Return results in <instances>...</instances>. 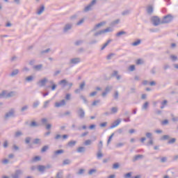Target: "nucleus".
<instances>
[{"label":"nucleus","mask_w":178,"mask_h":178,"mask_svg":"<svg viewBox=\"0 0 178 178\" xmlns=\"http://www.w3.org/2000/svg\"><path fill=\"white\" fill-rule=\"evenodd\" d=\"M113 56H115V54L113 53H111L110 54H108L106 57V60H111V59H112V58H113Z\"/></svg>","instance_id":"obj_50"},{"label":"nucleus","mask_w":178,"mask_h":178,"mask_svg":"<svg viewBox=\"0 0 178 178\" xmlns=\"http://www.w3.org/2000/svg\"><path fill=\"white\" fill-rule=\"evenodd\" d=\"M170 138V136L169 135H164L161 137V140L165 141L166 140H169Z\"/></svg>","instance_id":"obj_49"},{"label":"nucleus","mask_w":178,"mask_h":178,"mask_svg":"<svg viewBox=\"0 0 178 178\" xmlns=\"http://www.w3.org/2000/svg\"><path fill=\"white\" fill-rule=\"evenodd\" d=\"M119 72H118L117 70H114L111 74V77H115V79L117 80H120V79H122V76L118 75Z\"/></svg>","instance_id":"obj_16"},{"label":"nucleus","mask_w":178,"mask_h":178,"mask_svg":"<svg viewBox=\"0 0 178 178\" xmlns=\"http://www.w3.org/2000/svg\"><path fill=\"white\" fill-rule=\"evenodd\" d=\"M111 113H118V107L111 108Z\"/></svg>","instance_id":"obj_62"},{"label":"nucleus","mask_w":178,"mask_h":178,"mask_svg":"<svg viewBox=\"0 0 178 178\" xmlns=\"http://www.w3.org/2000/svg\"><path fill=\"white\" fill-rule=\"evenodd\" d=\"M119 163H115L113 165V169H119Z\"/></svg>","instance_id":"obj_64"},{"label":"nucleus","mask_w":178,"mask_h":178,"mask_svg":"<svg viewBox=\"0 0 178 178\" xmlns=\"http://www.w3.org/2000/svg\"><path fill=\"white\" fill-rule=\"evenodd\" d=\"M50 102H51L50 100H47V101L44 102V104H43L44 109H47V108H48V105H49Z\"/></svg>","instance_id":"obj_45"},{"label":"nucleus","mask_w":178,"mask_h":178,"mask_svg":"<svg viewBox=\"0 0 178 178\" xmlns=\"http://www.w3.org/2000/svg\"><path fill=\"white\" fill-rule=\"evenodd\" d=\"M65 105H66V102L65 99L61 100L60 102L55 103L56 108H60V106H65Z\"/></svg>","instance_id":"obj_15"},{"label":"nucleus","mask_w":178,"mask_h":178,"mask_svg":"<svg viewBox=\"0 0 178 178\" xmlns=\"http://www.w3.org/2000/svg\"><path fill=\"white\" fill-rule=\"evenodd\" d=\"M23 135V132H22L21 131H18L17 132H15V137L17 138V137H20V136Z\"/></svg>","instance_id":"obj_51"},{"label":"nucleus","mask_w":178,"mask_h":178,"mask_svg":"<svg viewBox=\"0 0 178 178\" xmlns=\"http://www.w3.org/2000/svg\"><path fill=\"white\" fill-rule=\"evenodd\" d=\"M173 19H175V17L172 14H168L163 17L161 24H169V23L173 22Z\"/></svg>","instance_id":"obj_1"},{"label":"nucleus","mask_w":178,"mask_h":178,"mask_svg":"<svg viewBox=\"0 0 178 178\" xmlns=\"http://www.w3.org/2000/svg\"><path fill=\"white\" fill-rule=\"evenodd\" d=\"M42 67H43L42 64H39L33 66L34 70H36L37 72H41V70H42Z\"/></svg>","instance_id":"obj_19"},{"label":"nucleus","mask_w":178,"mask_h":178,"mask_svg":"<svg viewBox=\"0 0 178 178\" xmlns=\"http://www.w3.org/2000/svg\"><path fill=\"white\" fill-rule=\"evenodd\" d=\"M146 12H147V15L151 16V15H152V13H154V6H152V5L148 6L146 8Z\"/></svg>","instance_id":"obj_14"},{"label":"nucleus","mask_w":178,"mask_h":178,"mask_svg":"<svg viewBox=\"0 0 178 178\" xmlns=\"http://www.w3.org/2000/svg\"><path fill=\"white\" fill-rule=\"evenodd\" d=\"M38 105H40V102L38 101L34 102L33 104V108H38Z\"/></svg>","instance_id":"obj_58"},{"label":"nucleus","mask_w":178,"mask_h":178,"mask_svg":"<svg viewBox=\"0 0 178 178\" xmlns=\"http://www.w3.org/2000/svg\"><path fill=\"white\" fill-rule=\"evenodd\" d=\"M15 108L10 109L9 111L5 114L4 119L8 120L10 118H15Z\"/></svg>","instance_id":"obj_3"},{"label":"nucleus","mask_w":178,"mask_h":178,"mask_svg":"<svg viewBox=\"0 0 178 178\" xmlns=\"http://www.w3.org/2000/svg\"><path fill=\"white\" fill-rule=\"evenodd\" d=\"M48 149H49V145H44L41 149V152L42 153L47 152V151H48Z\"/></svg>","instance_id":"obj_33"},{"label":"nucleus","mask_w":178,"mask_h":178,"mask_svg":"<svg viewBox=\"0 0 178 178\" xmlns=\"http://www.w3.org/2000/svg\"><path fill=\"white\" fill-rule=\"evenodd\" d=\"M104 24H106V22H102L95 26V27L91 30V31H97L99 27H102V26H104Z\"/></svg>","instance_id":"obj_12"},{"label":"nucleus","mask_w":178,"mask_h":178,"mask_svg":"<svg viewBox=\"0 0 178 178\" xmlns=\"http://www.w3.org/2000/svg\"><path fill=\"white\" fill-rule=\"evenodd\" d=\"M119 23H120V19H118L113 21L110 24V26H111V27H114V26H116V24H119Z\"/></svg>","instance_id":"obj_25"},{"label":"nucleus","mask_w":178,"mask_h":178,"mask_svg":"<svg viewBox=\"0 0 178 178\" xmlns=\"http://www.w3.org/2000/svg\"><path fill=\"white\" fill-rule=\"evenodd\" d=\"M33 144H34L35 145H38L39 144H41V139H40V138H35L33 140Z\"/></svg>","instance_id":"obj_31"},{"label":"nucleus","mask_w":178,"mask_h":178,"mask_svg":"<svg viewBox=\"0 0 178 178\" xmlns=\"http://www.w3.org/2000/svg\"><path fill=\"white\" fill-rule=\"evenodd\" d=\"M141 44V40L138 39L137 41L134 42L131 45L133 47H137V45H140Z\"/></svg>","instance_id":"obj_37"},{"label":"nucleus","mask_w":178,"mask_h":178,"mask_svg":"<svg viewBox=\"0 0 178 178\" xmlns=\"http://www.w3.org/2000/svg\"><path fill=\"white\" fill-rule=\"evenodd\" d=\"M84 172H86L85 169H80L78 172H76V175H84Z\"/></svg>","instance_id":"obj_60"},{"label":"nucleus","mask_w":178,"mask_h":178,"mask_svg":"<svg viewBox=\"0 0 178 178\" xmlns=\"http://www.w3.org/2000/svg\"><path fill=\"white\" fill-rule=\"evenodd\" d=\"M144 64V60L143 59L139 58L136 60V65H143Z\"/></svg>","instance_id":"obj_57"},{"label":"nucleus","mask_w":178,"mask_h":178,"mask_svg":"<svg viewBox=\"0 0 178 178\" xmlns=\"http://www.w3.org/2000/svg\"><path fill=\"white\" fill-rule=\"evenodd\" d=\"M38 161H41V157L39 156H36L33 159V162H38Z\"/></svg>","instance_id":"obj_59"},{"label":"nucleus","mask_w":178,"mask_h":178,"mask_svg":"<svg viewBox=\"0 0 178 178\" xmlns=\"http://www.w3.org/2000/svg\"><path fill=\"white\" fill-rule=\"evenodd\" d=\"M26 81H28L29 83H30L31 81H33L34 80V76H27L26 79H25Z\"/></svg>","instance_id":"obj_43"},{"label":"nucleus","mask_w":178,"mask_h":178,"mask_svg":"<svg viewBox=\"0 0 178 178\" xmlns=\"http://www.w3.org/2000/svg\"><path fill=\"white\" fill-rule=\"evenodd\" d=\"M144 158V155L143 154H138V155H136L133 159H132V161L133 162H137V161H139V159H143Z\"/></svg>","instance_id":"obj_17"},{"label":"nucleus","mask_w":178,"mask_h":178,"mask_svg":"<svg viewBox=\"0 0 178 178\" xmlns=\"http://www.w3.org/2000/svg\"><path fill=\"white\" fill-rule=\"evenodd\" d=\"M38 126H40V124H38L35 121H31L29 124V127H38Z\"/></svg>","instance_id":"obj_29"},{"label":"nucleus","mask_w":178,"mask_h":178,"mask_svg":"<svg viewBox=\"0 0 178 178\" xmlns=\"http://www.w3.org/2000/svg\"><path fill=\"white\" fill-rule=\"evenodd\" d=\"M91 144H92V140H86L84 143H83V145L86 146H88V145H91Z\"/></svg>","instance_id":"obj_36"},{"label":"nucleus","mask_w":178,"mask_h":178,"mask_svg":"<svg viewBox=\"0 0 178 178\" xmlns=\"http://www.w3.org/2000/svg\"><path fill=\"white\" fill-rule=\"evenodd\" d=\"M49 83L51 84V91H55L56 90V87H58V85L55 84L54 81H50Z\"/></svg>","instance_id":"obj_24"},{"label":"nucleus","mask_w":178,"mask_h":178,"mask_svg":"<svg viewBox=\"0 0 178 178\" xmlns=\"http://www.w3.org/2000/svg\"><path fill=\"white\" fill-rule=\"evenodd\" d=\"M2 98H6V90H3L1 93H0V99Z\"/></svg>","instance_id":"obj_38"},{"label":"nucleus","mask_w":178,"mask_h":178,"mask_svg":"<svg viewBox=\"0 0 178 178\" xmlns=\"http://www.w3.org/2000/svg\"><path fill=\"white\" fill-rule=\"evenodd\" d=\"M102 34H105L103 30H100L99 31H97L96 33H94V37H98V35H102Z\"/></svg>","instance_id":"obj_28"},{"label":"nucleus","mask_w":178,"mask_h":178,"mask_svg":"<svg viewBox=\"0 0 178 178\" xmlns=\"http://www.w3.org/2000/svg\"><path fill=\"white\" fill-rule=\"evenodd\" d=\"M86 49H84L83 47H80L76 50L77 54H83V52H85Z\"/></svg>","instance_id":"obj_46"},{"label":"nucleus","mask_w":178,"mask_h":178,"mask_svg":"<svg viewBox=\"0 0 178 178\" xmlns=\"http://www.w3.org/2000/svg\"><path fill=\"white\" fill-rule=\"evenodd\" d=\"M103 145H103L102 140H100L98 145H97L98 151H102Z\"/></svg>","instance_id":"obj_42"},{"label":"nucleus","mask_w":178,"mask_h":178,"mask_svg":"<svg viewBox=\"0 0 178 178\" xmlns=\"http://www.w3.org/2000/svg\"><path fill=\"white\" fill-rule=\"evenodd\" d=\"M122 122V120L120 118L117 119L110 127V129H115V127L119 126Z\"/></svg>","instance_id":"obj_13"},{"label":"nucleus","mask_w":178,"mask_h":178,"mask_svg":"<svg viewBox=\"0 0 178 178\" xmlns=\"http://www.w3.org/2000/svg\"><path fill=\"white\" fill-rule=\"evenodd\" d=\"M124 34H127L126 31H121L116 33V37H120V35H124Z\"/></svg>","instance_id":"obj_44"},{"label":"nucleus","mask_w":178,"mask_h":178,"mask_svg":"<svg viewBox=\"0 0 178 178\" xmlns=\"http://www.w3.org/2000/svg\"><path fill=\"white\" fill-rule=\"evenodd\" d=\"M149 105V103L148 102H145V104L142 106V109H143V111L147 110L148 108Z\"/></svg>","instance_id":"obj_40"},{"label":"nucleus","mask_w":178,"mask_h":178,"mask_svg":"<svg viewBox=\"0 0 178 178\" xmlns=\"http://www.w3.org/2000/svg\"><path fill=\"white\" fill-rule=\"evenodd\" d=\"M30 141H31V137H26L25 138V144H30Z\"/></svg>","instance_id":"obj_63"},{"label":"nucleus","mask_w":178,"mask_h":178,"mask_svg":"<svg viewBox=\"0 0 178 178\" xmlns=\"http://www.w3.org/2000/svg\"><path fill=\"white\" fill-rule=\"evenodd\" d=\"M81 62V58L77 57L74 58L70 60V65H77V63H80Z\"/></svg>","instance_id":"obj_10"},{"label":"nucleus","mask_w":178,"mask_h":178,"mask_svg":"<svg viewBox=\"0 0 178 178\" xmlns=\"http://www.w3.org/2000/svg\"><path fill=\"white\" fill-rule=\"evenodd\" d=\"M97 3V0H92L86 7L83 8V12L87 13L90 12V10H92V6Z\"/></svg>","instance_id":"obj_4"},{"label":"nucleus","mask_w":178,"mask_h":178,"mask_svg":"<svg viewBox=\"0 0 178 178\" xmlns=\"http://www.w3.org/2000/svg\"><path fill=\"white\" fill-rule=\"evenodd\" d=\"M114 99H115L116 101H118L119 99V92L118 91H115L113 95Z\"/></svg>","instance_id":"obj_48"},{"label":"nucleus","mask_w":178,"mask_h":178,"mask_svg":"<svg viewBox=\"0 0 178 178\" xmlns=\"http://www.w3.org/2000/svg\"><path fill=\"white\" fill-rule=\"evenodd\" d=\"M48 83V79L44 78L43 79L39 81L37 84L39 87H44L45 84Z\"/></svg>","instance_id":"obj_11"},{"label":"nucleus","mask_w":178,"mask_h":178,"mask_svg":"<svg viewBox=\"0 0 178 178\" xmlns=\"http://www.w3.org/2000/svg\"><path fill=\"white\" fill-rule=\"evenodd\" d=\"M111 42H112V40L109 39L108 40H107V42L102 47L101 51H104L106 48V46L109 45Z\"/></svg>","instance_id":"obj_26"},{"label":"nucleus","mask_w":178,"mask_h":178,"mask_svg":"<svg viewBox=\"0 0 178 178\" xmlns=\"http://www.w3.org/2000/svg\"><path fill=\"white\" fill-rule=\"evenodd\" d=\"M97 172V169H91L88 171V175L91 176V175H94Z\"/></svg>","instance_id":"obj_56"},{"label":"nucleus","mask_w":178,"mask_h":178,"mask_svg":"<svg viewBox=\"0 0 178 178\" xmlns=\"http://www.w3.org/2000/svg\"><path fill=\"white\" fill-rule=\"evenodd\" d=\"M98 42V40L97 39H93L89 42V45H94Z\"/></svg>","instance_id":"obj_53"},{"label":"nucleus","mask_w":178,"mask_h":178,"mask_svg":"<svg viewBox=\"0 0 178 178\" xmlns=\"http://www.w3.org/2000/svg\"><path fill=\"white\" fill-rule=\"evenodd\" d=\"M56 178H63V171H59L57 172Z\"/></svg>","instance_id":"obj_34"},{"label":"nucleus","mask_w":178,"mask_h":178,"mask_svg":"<svg viewBox=\"0 0 178 178\" xmlns=\"http://www.w3.org/2000/svg\"><path fill=\"white\" fill-rule=\"evenodd\" d=\"M103 31L104 34H106V33H112V31H113V28L109 26L107 27L106 29H103Z\"/></svg>","instance_id":"obj_27"},{"label":"nucleus","mask_w":178,"mask_h":178,"mask_svg":"<svg viewBox=\"0 0 178 178\" xmlns=\"http://www.w3.org/2000/svg\"><path fill=\"white\" fill-rule=\"evenodd\" d=\"M170 58L172 62H176V60H178L177 56L171 55Z\"/></svg>","instance_id":"obj_47"},{"label":"nucleus","mask_w":178,"mask_h":178,"mask_svg":"<svg viewBox=\"0 0 178 178\" xmlns=\"http://www.w3.org/2000/svg\"><path fill=\"white\" fill-rule=\"evenodd\" d=\"M77 115L79 119H84V118H86V111H84V109L79 108L77 111Z\"/></svg>","instance_id":"obj_8"},{"label":"nucleus","mask_w":178,"mask_h":178,"mask_svg":"<svg viewBox=\"0 0 178 178\" xmlns=\"http://www.w3.org/2000/svg\"><path fill=\"white\" fill-rule=\"evenodd\" d=\"M59 86H62V88H65L66 86H68V88H67V90L69 91L72 89V87H73V83L70 82L69 83L67 80L63 79L58 82Z\"/></svg>","instance_id":"obj_2"},{"label":"nucleus","mask_w":178,"mask_h":178,"mask_svg":"<svg viewBox=\"0 0 178 178\" xmlns=\"http://www.w3.org/2000/svg\"><path fill=\"white\" fill-rule=\"evenodd\" d=\"M65 151L63 149H58L54 152V157L58 156V155H61V154H63Z\"/></svg>","instance_id":"obj_20"},{"label":"nucleus","mask_w":178,"mask_h":178,"mask_svg":"<svg viewBox=\"0 0 178 178\" xmlns=\"http://www.w3.org/2000/svg\"><path fill=\"white\" fill-rule=\"evenodd\" d=\"M76 140H71L67 143L68 147H74L76 145Z\"/></svg>","instance_id":"obj_39"},{"label":"nucleus","mask_w":178,"mask_h":178,"mask_svg":"<svg viewBox=\"0 0 178 178\" xmlns=\"http://www.w3.org/2000/svg\"><path fill=\"white\" fill-rule=\"evenodd\" d=\"M152 20V23L154 26H159V24H161V22L162 21H161V19H159V17L158 16H153L151 18Z\"/></svg>","instance_id":"obj_6"},{"label":"nucleus","mask_w":178,"mask_h":178,"mask_svg":"<svg viewBox=\"0 0 178 178\" xmlns=\"http://www.w3.org/2000/svg\"><path fill=\"white\" fill-rule=\"evenodd\" d=\"M38 170L39 172H42V173L45 172V165H38Z\"/></svg>","instance_id":"obj_30"},{"label":"nucleus","mask_w":178,"mask_h":178,"mask_svg":"<svg viewBox=\"0 0 178 178\" xmlns=\"http://www.w3.org/2000/svg\"><path fill=\"white\" fill-rule=\"evenodd\" d=\"M17 74H19V70L15 69L10 74V77H15V76H17Z\"/></svg>","instance_id":"obj_21"},{"label":"nucleus","mask_w":178,"mask_h":178,"mask_svg":"<svg viewBox=\"0 0 178 178\" xmlns=\"http://www.w3.org/2000/svg\"><path fill=\"white\" fill-rule=\"evenodd\" d=\"M112 90H113V86L112 85L107 86L104 90V92L102 93V96L104 98H105V97H106V95H108V94H109V92H111Z\"/></svg>","instance_id":"obj_5"},{"label":"nucleus","mask_w":178,"mask_h":178,"mask_svg":"<svg viewBox=\"0 0 178 178\" xmlns=\"http://www.w3.org/2000/svg\"><path fill=\"white\" fill-rule=\"evenodd\" d=\"M45 10V6L42 5L40 8L38 9L37 14L38 15H42V13Z\"/></svg>","instance_id":"obj_18"},{"label":"nucleus","mask_w":178,"mask_h":178,"mask_svg":"<svg viewBox=\"0 0 178 178\" xmlns=\"http://www.w3.org/2000/svg\"><path fill=\"white\" fill-rule=\"evenodd\" d=\"M82 44H84V40H79L74 42V44L75 47H80V45H82Z\"/></svg>","instance_id":"obj_23"},{"label":"nucleus","mask_w":178,"mask_h":178,"mask_svg":"<svg viewBox=\"0 0 178 178\" xmlns=\"http://www.w3.org/2000/svg\"><path fill=\"white\" fill-rule=\"evenodd\" d=\"M84 87H86V82H82L79 86L80 90L83 91V90H84Z\"/></svg>","instance_id":"obj_54"},{"label":"nucleus","mask_w":178,"mask_h":178,"mask_svg":"<svg viewBox=\"0 0 178 178\" xmlns=\"http://www.w3.org/2000/svg\"><path fill=\"white\" fill-rule=\"evenodd\" d=\"M72 29H73V24L67 23V24H65V26H63V31L64 34H66V33H69V31H70Z\"/></svg>","instance_id":"obj_7"},{"label":"nucleus","mask_w":178,"mask_h":178,"mask_svg":"<svg viewBox=\"0 0 178 178\" xmlns=\"http://www.w3.org/2000/svg\"><path fill=\"white\" fill-rule=\"evenodd\" d=\"M145 136H146L147 138H149L150 140L152 139V134L151 132H147L145 134Z\"/></svg>","instance_id":"obj_55"},{"label":"nucleus","mask_w":178,"mask_h":178,"mask_svg":"<svg viewBox=\"0 0 178 178\" xmlns=\"http://www.w3.org/2000/svg\"><path fill=\"white\" fill-rule=\"evenodd\" d=\"M6 98H12V97H15L16 95V92L11 91L8 93H6Z\"/></svg>","instance_id":"obj_22"},{"label":"nucleus","mask_w":178,"mask_h":178,"mask_svg":"<svg viewBox=\"0 0 178 178\" xmlns=\"http://www.w3.org/2000/svg\"><path fill=\"white\" fill-rule=\"evenodd\" d=\"M176 143V138H172L171 140H168V144H175Z\"/></svg>","instance_id":"obj_61"},{"label":"nucleus","mask_w":178,"mask_h":178,"mask_svg":"<svg viewBox=\"0 0 178 178\" xmlns=\"http://www.w3.org/2000/svg\"><path fill=\"white\" fill-rule=\"evenodd\" d=\"M22 175H23V170H16L15 172L11 175V178H20Z\"/></svg>","instance_id":"obj_9"},{"label":"nucleus","mask_w":178,"mask_h":178,"mask_svg":"<svg viewBox=\"0 0 178 178\" xmlns=\"http://www.w3.org/2000/svg\"><path fill=\"white\" fill-rule=\"evenodd\" d=\"M102 156H104V154H102V151L98 150V152H97V159H101V158H102Z\"/></svg>","instance_id":"obj_52"},{"label":"nucleus","mask_w":178,"mask_h":178,"mask_svg":"<svg viewBox=\"0 0 178 178\" xmlns=\"http://www.w3.org/2000/svg\"><path fill=\"white\" fill-rule=\"evenodd\" d=\"M28 109H29V105H25L21 108L20 112L22 113L26 112V111H27Z\"/></svg>","instance_id":"obj_41"},{"label":"nucleus","mask_w":178,"mask_h":178,"mask_svg":"<svg viewBox=\"0 0 178 178\" xmlns=\"http://www.w3.org/2000/svg\"><path fill=\"white\" fill-rule=\"evenodd\" d=\"M77 152L81 153V152H86V147H79L77 148Z\"/></svg>","instance_id":"obj_35"},{"label":"nucleus","mask_w":178,"mask_h":178,"mask_svg":"<svg viewBox=\"0 0 178 178\" xmlns=\"http://www.w3.org/2000/svg\"><path fill=\"white\" fill-rule=\"evenodd\" d=\"M72 163V161L69 159H65L63 161V165H70Z\"/></svg>","instance_id":"obj_32"}]
</instances>
